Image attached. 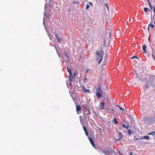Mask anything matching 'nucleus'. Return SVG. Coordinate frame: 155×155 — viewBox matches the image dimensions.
<instances>
[{
	"label": "nucleus",
	"instance_id": "obj_1",
	"mask_svg": "<svg viewBox=\"0 0 155 155\" xmlns=\"http://www.w3.org/2000/svg\"><path fill=\"white\" fill-rule=\"evenodd\" d=\"M96 55L98 56L96 60L97 61L99 60L98 62V64H99L101 62L102 58L104 55V51L103 50L101 49L100 52L99 51H97L96 53Z\"/></svg>",
	"mask_w": 155,
	"mask_h": 155
},
{
	"label": "nucleus",
	"instance_id": "obj_2",
	"mask_svg": "<svg viewBox=\"0 0 155 155\" xmlns=\"http://www.w3.org/2000/svg\"><path fill=\"white\" fill-rule=\"evenodd\" d=\"M67 70L68 72L69 73V81L70 83L71 84V83L73 79H74L75 77V76L76 75V72H75L74 73V74L72 76V73L71 72V70L69 69L68 68H67Z\"/></svg>",
	"mask_w": 155,
	"mask_h": 155
},
{
	"label": "nucleus",
	"instance_id": "obj_3",
	"mask_svg": "<svg viewBox=\"0 0 155 155\" xmlns=\"http://www.w3.org/2000/svg\"><path fill=\"white\" fill-rule=\"evenodd\" d=\"M76 108L77 114H79L81 113V106L80 105H78L76 106Z\"/></svg>",
	"mask_w": 155,
	"mask_h": 155
},
{
	"label": "nucleus",
	"instance_id": "obj_4",
	"mask_svg": "<svg viewBox=\"0 0 155 155\" xmlns=\"http://www.w3.org/2000/svg\"><path fill=\"white\" fill-rule=\"evenodd\" d=\"M86 110H87L86 112H87V113H86V114L87 115V117L85 115H84V119H86L87 118H90L89 115L91 114V111H90V109Z\"/></svg>",
	"mask_w": 155,
	"mask_h": 155
},
{
	"label": "nucleus",
	"instance_id": "obj_5",
	"mask_svg": "<svg viewBox=\"0 0 155 155\" xmlns=\"http://www.w3.org/2000/svg\"><path fill=\"white\" fill-rule=\"evenodd\" d=\"M105 103L104 102L102 101L99 106V107L100 110H103L104 109Z\"/></svg>",
	"mask_w": 155,
	"mask_h": 155
},
{
	"label": "nucleus",
	"instance_id": "obj_6",
	"mask_svg": "<svg viewBox=\"0 0 155 155\" xmlns=\"http://www.w3.org/2000/svg\"><path fill=\"white\" fill-rule=\"evenodd\" d=\"M96 91L97 92L103 93V91L101 89L100 86H99L98 88L96 89Z\"/></svg>",
	"mask_w": 155,
	"mask_h": 155
},
{
	"label": "nucleus",
	"instance_id": "obj_7",
	"mask_svg": "<svg viewBox=\"0 0 155 155\" xmlns=\"http://www.w3.org/2000/svg\"><path fill=\"white\" fill-rule=\"evenodd\" d=\"M102 93L97 92L96 95L98 98H100L102 96Z\"/></svg>",
	"mask_w": 155,
	"mask_h": 155
},
{
	"label": "nucleus",
	"instance_id": "obj_8",
	"mask_svg": "<svg viewBox=\"0 0 155 155\" xmlns=\"http://www.w3.org/2000/svg\"><path fill=\"white\" fill-rule=\"evenodd\" d=\"M80 120L81 124L83 125L84 123V120L83 119V117L82 116H80L79 117Z\"/></svg>",
	"mask_w": 155,
	"mask_h": 155
},
{
	"label": "nucleus",
	"instance_id": "obj_9",
	"mask_svg": "<svg viewBox=\"0 0 155 155\" xmlns=\"http://www.w3.org/2000/svg\"><path fill=\"white\" fill-rule=\"evenodd\" d=\"M88 138L91 144L92 145L93 147H94L95 145L94 143L93 140H92L91 138L90 137H88Z\"/></svg>",
	"mask_w": 155,
	"mask_h": 155
},
{
	"label": "nucleus",
	"instance_id": "obj_10",
	"mask_svg": "<svg viewBox=\"0 0 155 155\" xmlns=\"http://www.w3.org/2000/svg\"><path fill=\"white\" fill-rule=\"evenodd\" d=\"M147 48V46L145 45H143L142 47V48L143 51L145 52V53H147V51L146 50V49Z\"/></svg>",
	"mask_w": 155,
	"mask_h": 155
},
{
	"label": "nucleus",
	"instance_id": "obj_11",
	"mask_svg": "<svg viewBox=\"0 0 155 155\" xmlns=\"http://www.w3.org/2000/svg\"><path fill=\"white\" fill-rule=\"evenodd\" d=\"M138 143L140 145H145L147 144L145 142L140 140L138 141Z\"/></svg>",
	"mask_w": 155,
	"mask_h": 155
},
{
	"label": "nucleus",
	"instance_id": "obj_12",
	"mask_svg": "<svg viewBox=\"0 0 155 155\" xmlns=\"http://www.w3.org/2000/svg\"><path fill=\"white\" fill-rule=\"evenodd\" d=\"M154 79L153 77L152 76H150L149 78V82L152 83Z\"/></svg>",
	"mask_w": 155,
	"mask_h": 155
},
{
	"label": "nucleus",
	"instance_id": "obj_13",
	"mask_svg": "<svg viewBox=\"0 0 155 155\" xmlns=\"http://www.w3.org/2000/svg\"><path fill=\"white\" fill-rule=\"evenodd\" d=\"M149 138V137L148 136H143V137L140 138V140H142L144 139H146V140H148Z\"/></svg>",
	"mask_w": 155,
	"mask_h": 155
},
{
	"label": "nucleus",
	"instance_id": "obj_14",
	"mask_svg": "<svg viewBox=\"0 0 155 155\" xmlns=\"http://www.w3.org/2000/svg\"><path fill=\"white\" fill-rule=\"evenodd\" d=\"M83 88L84 91H85L86 92L89 93L90 92V90L86 89L84 86L83 87Z\"/></svg>",
	"mask_w": 155,
	"mask_h": 155
},
{
	"label": "nucleus",
	"instance_id": "obj_15",
	"mask_svg": "<svg viewBox=\"0 0 155 155\" xmlns=\"http://www.w3.org/2000/svg\"><path fill=\"white\" fill-rule=\"evenodd\" d=\"M103 152L106 155H108L110 153V152L108 150L104 151Z\"/></svg>",
	"mask_w": 155,
	"mask_h": 155
},
{
	"label": "nucleus",
	"instance_id": "obj_16",
	"mask_svg": "<svg viewBox=\"0 0 155 155\" xmlns=\"http://www.w3.org/2000/svg\"><path fill=\"white\" fill-rule=\"evenodd\" d=\"M127 132L128 133V135H131L132 133V131L130 130H127Z\"/></svg>",
	"mask_w": 155,
	"mask_h": 155
},
{
	"label": "nucleus",
	"instance_id": "obj_17",
	"mask_svg": "<svg viewBox=\"0 0 155 155\" xmlns=\"http://www.w3.org/2000/svg\"><path fill=\"white\" fill-rule=\"evenodd\" d=\"M84 108L86 110L90 109L89 106L88 105L85 104L84 105Z\"/></svg>",
	"mask_w": 155,
	"mask_h": 155
},
{
	"label": "nucleus",
	"instance_id": "obj_18",
	"mask_svg": "<svg viewBox=\"0 0 155 155\" xmlns=\"http://www.w3.org/2000/svg\"><path fill=\"white\" fill-rule=\"evenodd\" d=\"M114 122L115 124H117L118 123V122L117 121L116 117H114Z\"/></svg>",
	"mask_w": 155,
	"mask_h": 155
},
{
	"label": "nucleus",
	"instance_id": "obj_19",
	"mask_svg": "<svg viewBox=\"0 0 155 155\" xmlns=\"http://www.w3.org/2000/svg\"><path fill=\"white\" fill-rule=\"evenodd\" d=\"M55 37H56V38L58 40V42H61V39L58 38V37H57V34H56L55 35Z\"/></svg>",
	"mask_w": 155,
	"mask_h": 155
},
{
	"label": "nucleus",
	"instance_id": "obj_20",
	"mask_svg": "<svg viewBox=\"0 0 155 155\" xmlns=\"http://www.w3.org/2000/svg\"><path fill=\"white\" fill-rule=\"evenodd\" d=\"M105 5L106 7L108 12H109V7L108 6V5H107V4L106 3H105Z\"/></svg>",
	"mask_w": 155,
	"mask_h": 155
},
{
	"label": "nucleus",
	"instance_id": "obj_21",
	"mask_svg": "<svg viewBox=\"0 0 155 155\" xmlns=\"http://www.w3.org/2000/svg\"><path fill=\"white\" fill-rule=\"evenodd\" d=\"M117 107H118L120 109V110H125V109H124L121 108L120 106H119L118 105H117Z\"/></svg>",
	"mask_w": 155,
	"mask_h": 155
},
{
	"label": "nucleus",
	"instance_id": "obj_22",
	"mask_svg": "<svg viewBox=\"0 0 155 155\" xmlns=\"http://www.w3.org/2000/svg\"><path fill=\"white\" fill-rule=\"evenodd\" d=\"M150 26H151V28H153L154 27V25L153 24H151V23H150L149 25V27H150Z\"/></svg>",
	"mask_w": 155,
	"mask_h": 155
},
{
	"label": "nucleus",
	"instance_id": "obj_23",
	"mask_svg": "<svg viewBox=\"0 0 155 155\" xmlns=\"http://www.w3.org/2000/svg\"><path fill=\"white\" fill-rule=\"evenodd\" d=\"M83 130H84L85 132L87 131V128L85 126H83Z\"/></svg>",
	"mask_w": 155,
	"mask_h": 155
},
{
	"label": "nucleus",
	"instance_id": "obj_24",
	"mask_svg": "<svg viewBox=\"0 0 155 155\" xmlns=\"http://www.w3.org/2000/svg\"><path fill=\"white\" fill-rule=\"evenodd\" d=\"M144 11L146 12H147L148 11V8H144Z\"/></svg>",
	"mask_w": 155,
	"mask_h": 155
},
{
	"label": "nucleus",
	"instance_id": "obj_25",
	"mask_svg": "<svg viewBox=\"0 0 155 155\" xmlns=\"http://www.w3.org/2000/svg\"><path fill=\"white\" fill-rule=\"evenodd\" d=\"M131 59H133L134 58H137L138 59V58L136 56H134L133 57H131L130 58Z\"/></svg>",
	"mask_w": 155,
	"mask_h": 155
},
{
	"label": "nucleus",
	"instance_id": "obj_26",
	"mask_svg": "<svg viewBox=\"0 0 155 155\" xmlns=\"http://www.w3.org/2000/svg\"><path fill=\"white\" fill-rule=\"evenodd\" d=\"M149 87V85L147 83L146 85V88L147 89Z\"/></svg>",
	"mask_w": 155,
	"mask_h": 155
},
{
	"label": "nucleus",
	"instance_id": "obj_27",
	"mask_svg": "<svg viewBox=\"0 0 155 155\" xmlns=\"http://www.w3.org/2000/svg\"><path fill=\"white\" fill-rule=\"evenodd\" d=\"M89 8V5H87L86 7V9H88Z\"/></svg>",
	"mask_w": 155,
	"mask_h": 155
},
{
	"label": "nucleus",
	"instance_id": "obj_28",
	"mask_svg": "<svg viewBox=\"0 0 155 155\" xmlns=\"http://www.w3.org/2000/svg\"><path fill=\"white\" fill-rule=\"evenodd\" d=\"M85 132L86 135L87 136H88V133L87 132V131Z\"/></svg>",
	"mask_w": 155,
	"mask_h": 155
},
{
	"label": "nucleus",
	"instance_id": "obj_29",
	"mask_svg": "<svg viewBox=\"0 0 155 155\" xmlns=\"http://www.w3.org/2000/svg\"><path fill=\"white\" fill-rule=\"evenodd\" d=\"M154 133H155V131L153 132H152L150 133H149L148 134L149 135H151V134H153Z\"/></svg>",
	"mask_w": 155,
	"mask_h": 155
},
{
	"label": "nucleus",
	"instance_id": "obj_30",
	"mask_svg": "<svg viewBox=\"0 0 155 155\" xmlns=\"http://www.w3.org/2000/svg\"><path fill=\"white\" fill-rule=\"evenodd\" d=\"M105 110H106V111L107 112H110L109 111V109L106 108L105 109Z\"/></svg>",
	"mask_w": 155,
	"mask_h": 155
},
{
	"label": "nucleus",
	"instance_id": "obj_31",
	"mask_svg": "<svg viewBox=\"0 0 155 155\" xmlns=\"http://www.w3.org/2000/svg\"><path fill=\"white\" fill-rule=\"evenodd\" d=\"M99 129L100 130V132H101V134H102V131H101V130H102L101 128H99Z\"/></svg>",
	"mask_w": 155,
	"mask_h": 155
},
{
	"label": "nucleus",
	"instance_id": "obj_32",
	"mask_svg": "<svg viewBox=\"0 0 155 155\" xmlns=\"http://www.w3.org/2000/svg\"><path fill=\"white\" fill-rule=\"evenodd\" d=\"M147 1H148V3L149 4V6L151 5L150 2H149V0H148Z\"/></svg>",
	"mask_w": 155,
	"mask_h": 155
},
{
	"label": "nucleus",
	"instance_id": "obj_33",
	"mask_svg": "<svg viewBox=\"0 0 155 155\" xmlns=\"http://www.w3.org/2000/svg\"><path fill=\"white\" fill-rule=\"evenodd\" d=\"M153 11L154 13H155V6L153 7Z\"/></svg>",
	"mask_w": 155,
	"mask_h": 155
},
{
	"label": "nucleus",
	"instance_id": "obj_34",
	"mask_svg": "<svg viewBox=\"0 0 155 155\" xmlns=\"http://www.w3.org/2000/svg\"><path fill=\"white\" fill-rule=\"evenodd\" d=\"M65 55L68 58V54L65 52L64 53Z\"/></svg>",
	"mask_w": 155,
	"mask_h": 155
},
{
	"label": "nucleus",
	"instance_id": "obj_35",
	"mask_svg": "<svg viewBox=\"0 0 155 155\" xmlns=\"http://www.w3.org/2000/svg\"><path fill=\"white\" fill-rule=\"evenodd\" d=\"M89 4L91 5V7H92L93 4L91 2H89Z\"/></svg>",
	"mask_w": 155,
	"mask_h": 155
},
{
	"label": "nucleus",
	"instance_id": "obj_36",
	"mask_svg": "<svg viewBox=\"0 0 155 155\" xmlns=\"http://www.w3.org/2000/svg\"><path fill=\"white\" fill-rule=\"evenodd\" d=\"M123 127H124V128H126V126L125 124H123Z\"/></svg>",
	"mask_w": 155,
	"mask_h": 155
},
{
	"label": "nucleus",
	"instance_id": "obj_37",
	"mask_svg": "<svg viewBox=\"0 0 155 155\" xmlns=\"http://www.w3.org/2000/svg\"><path fill=\"white\" fill-rule=\"evenodd\" d=\"M104 151L101 150V151H99V152L100 153H103V152Z\"/></svg>",
	"mask_w": 155,
	"mask_h": 155
},
{
	"label": "nucleus",
	"instance_id": "obj_38",
	"mask_svg": "<svg viewBox=\"0 0 155 155\" xmlns=\"http://www.w3.org/2000/svg\"><path fill=\"white\" fill-rule=\"evenodd\" d=\"M149 6H150L151 9H152V8H153V7H152V6L151 5H150Z\"/></svg>",
	"mask_w": 155,
	"mask_h": 155
},
{
	"label": "nucleus",
	"instance_id": "obj_39",
	"mask_svg": "<svg viewBox=\"0 0 155 155\" xmlns=\"http://www.w3.org/2000/svg\"><path fill=\"white\" fill-rule=\"evenodd\" d=\"M129 128V126L128 125H127V126H126V129H128Z\"/></svg>",
	"mask_w": 155,
	"mask_h": 155
},
{
	"label": "nucleus",
	"instance_id": "obj_40",
	"mask_svg": "<svg viewBox=\"0 0 155 155\" xmlns=\"http://www.w3.org/2000/svg\"><path fill=\"white\" fill-rule=\"evenodd\" d=\"M130 155H133V153L132 152H130Z\"/></svg>",
	"mask_w": 155,
	"mask_h": 155
},
{
	"label": "nucleus",
	"instance_id": "obj_41",
	"mask_svg": "<svg viewBox=\"0 0 155 155\" xmlns=\"http://www.w3.org/2000/svg\"><path fill=\"white\" fill-rule=\"evenodd\" d=\"M135 140H140V138H137L135 139Z\"/></svg>",
	"mask_w": 155,
	"mask_h": 155
},
{
	"label": "nucleus",
	"instance_id": "obj_42",
	"mask_svg": "<svg viewBox=\"0 0 155 155\" xmlns=\"http://www.w3.org/2000/svg\"><path fill=\"white\" fill-rule=\"evenodd\" d=\"M111 111H112V113H113V112H114V109H111Z\"/></svg>",
	"mask_w": 155,
	"mask_h": 155
},
{
	"label": "nucleus",
	"instance_id": "obj_43",
	"mask_svg": "<svg viewBox=\"0 0 155 155\" xmlns=\"http://www.w3.org/2000/svg\"><path fill=\"white\" fill-rule=\"evenodd\" d=\"M149 27H149V26H148V31H149Z\"/></svg>",
	"mask_w": 155,
	"mask_h": 155
},
{
	"label": "nucleus",
	"instance_id": "obj_44",
	"mask_svg": "<svg viewBox=\"0 0 155 155\" xmlns=\"http://www.w3.org/2000/svg\"><path fill=\"white\" fill-rule=\"evenodd\" d=\"M152 56H153V58H154V56H153V54H152Z\"/></svg>",
	"mask_w": 155,
	"mask_h": 155
},
{
	"label": "nucleus",
	"instance_id": "obj_45",
	"mask_svg": "<svg viewBox=\"0 0 155 155\" xmlns=\"http://www.w3.org/2000/svg\"><path fill=\"white\" fill-rule=\"evenodd\" d=\"M73 3H74V4H75V3H76V2H73Z\"/></svg>",
	"mask_w": 155,
	"mask_h": 155
},
{
	"label": "nucleus",
	"instance_id": "obj_46",
	"mask_svg": "<svg viewBox=\"0 0 155 155\" xmlns=\"http://www.w3.org/2000/svg\"><path fill=\"white\" fill-rule=\"evenodd\" d=\"M88 71H89V70H87V72Z\"/></svg>",
	"mask_w": 155,
	"mask_h": 155
},
{
	"label": "nucleus",
	"instance_id": "obj_47",
	"mask_svg": "<svg viewBox=\"0 0 155 155\" xmlns=\"http://www.w3.org/2000/svg\"><path fill=\"white\" fill-rule=\"evenodd\" d=\"M84 79H85V80H86V77L85 78H84Z\"/></svg>",
	"mask_w": 155,
	"mask_h": 155
},
{
	"label": "nucleus",
	"instance_id": "obj_48",
	"mask_svg": "<svg viewBox=\"0 0 155 155\" xmlns=\"http://www.w3.org/2000/svg\"><path fill=\"white\" fill-rule=\"evenodd\" d=\"M153 136H154V134H153Z\"/></svg>",
	"mask_w": 155,
	"mask_h": 155
},
{
	"label": "nucleus",
	"instance_id": "obj_49",
	"mask_svg": "<svg viewBox=\"0 0 155 155\" xmlns=\"http://www.w3.org/2000/svg\"><path fill=\"white\" fill-rule=\"evenodd\" d=\"M105 42V41H104V44Z\"/></svg>",
	"mask_w": 155,
	"mask_h": 155
}]
</instances>
